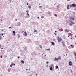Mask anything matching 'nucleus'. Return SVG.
I'll use <instances>...</instances> for the list:
<instances>
[{
  "mask_svg": "<svg viewBox=\"0 0 76 76\" xmlns=\"http://www.w3.org/2000/svg\"><path fill=\"white\" fill-rule=\"evenodd\" d=\"M70 18L72 20H74V19H75L73 17H70Z\"/></svg>",
  "mask_w": 76,
  "mask_h": 76,
  "instance_id": "obj_14",
  "label": "nucleus"
},
{
  "mask_svg": "<svg viewBox=\"0 0 76 76\" xmlns=\"http://www.w3.org/2000/svg\"><path fill=\"white\" fill-rule=\"evenodd\" d=\"M2 39V37H1L0 36V40H1V39Z\"/></svg>",
  "mask_w": 76,
  "mask_h": 76,
  "instance_id": "obj_24",
  "label": "nucleus"
},
{
  "mask_svg": "<svg viewBox=\"0 0 76 76\" xmlns=\"http://www.w3.org/2000/svg\"><path fill=\"white\" fill-rule=\"evenodd\" d=\"M72 24L71 23H70L69 25H72Z\"/></svg>",
  "mask_w": 76,
  "mask_h": 76,
  "instance_id": "obj_30",
  "label": "nucleus"
},
{
  "mask_svg": "<svg viewBox=\"0 0 76 76\" xmlns=\"http://www.w3.org/2000/svg\"><path fill=\"white\" fill-rule=\"evenodd\" d=\"M34 32H37V30H35L34 31Z\"/></svg>",
  "mask_w": 76,
  "mask_h": 76,
  "instance_id": "obj_23",
  "label": "nucleus"
},
{
  "mask_svg": "<svg viewBox=\"0 0 76 76\" xmlns=\"http://www.w3.org/2000/svg\"><path fill=\"white\" fill-rule=\"evenodd\" d=\"M57 32L56 31H55V32Z\"/></svg>",
  "mask_w": 76,
  "mask_h": 76,
  "instance_id": "obj_50",
  "label": "nucleus"
},
{
  "mask_svg": "<svg viewBox=\"0 0 76 76\" xmlns=\"http://www.w3.org/2000/svg\"><path fill=\"white\" fill-rule=\"evenodd\" d=\"M28 4H28V3H27V5H28Z\"/></svg>",
  "mask_w": 76,
  "mask_h": 76,
  "instance_id": "obj_36",
  "label": "nucleus"
},
{
  "mask_svg": "<svg viewBox=\"0 0 76 76\" xmlns=\"http://www.w3.org/2000/svg\"><path fill=\"white\" fill-rule=\"evenodd\" d=\"M23 32H24V31H22V33H23Z\"/></svg>",
  "mask_w": 76,
  "mask_h": 76,
  "instance_id": "obj_41",
  "label": "nucleus"
},
{
  "mask_svg": "<svg viewBox=\"0 0 76 76\" xmlns=\"http://www.w3.org/2000/svg\"><path fill=\"white\" fill-rule=\"evenodd\" d=\"M24 35L25 36V37H26V36H27V33H26V31L24 32Z\"/></svg>",
  "mask_w": 76,
  "mask_h": 76,
  "instance_id": "obj_5",
  "label": "nucleus"
},
{
  "mask_svg": "<svg viewBox=\"0 0 76 76\" xmlns=\"http://www.w3.org/2000/svg\"><path fill=\"white\" fill-rule=\"evenodd\" d=\"M58 58V60H61V57L59 56L58 57V58Z\"/></svg>",
  "mask_w": 76,
  "mask_h": 76,
  "instance_id": "obj_9",
  "label": "nucleus"
},
{
  "mask_svg": "<svg viewBox=\"0 0 76 76\" xmlns=\"http://www.w3.org/2000/svg\"><path fill=\"white\" fill-rule=\"evenodd\" d=\"M48 51H50V49H48Z\"/></svg>",
  "mask_w": 76,
  "mask_h": 76,
  "instance_id": "obj_31",
  "label": "nucleus"
},
{
  "mask_svg": "<svg viewBox=\"0 0 76 76\" xmlns=\"http://www.w3.org/2000/svg\"><path fill=\"white\" fill-rule=\"evenodd\" d=\"M75 44H76V43H75Z\"/></svg>",
  "mask_w": 76,
  "mask_h": 76,
  "instance_id": "obj_58",
  "label": "nucleus"
},
{
  "mask_svg": "<svg viewBox=\"0 0 76 76\" xmlns=\"http://www.w3.org/2000/svg\"><path fill=\"white\" fill-rule=\"evenodd\" d=\"M13 34H15L16 32L15 31H13Z\"/></svg>",
  "mask_w": 76,
  "mask_h": 76,
  "instance_id": "obj_25",
  "label": "nucleus"
},
{
  "mask_svg": "<svg viewBox=\"0 0 76 76\" xmlns=\"http://www.w3.org/2000/svg\"><path fill=\"white\" fill-rule=\"evenodd\" d=\"M15 20H16V21H17V19H16Z\"/></svg>",
  "mask_w": 76,
  "mask_h": 76,
  "instance_id": "obj_49",
  "label": "nucleus"
},
{
  "mask_svg": "<svg viewBox=\"0 0 76 76\" xmlns=\"http://www.w3.org/2000/svg\"><path fill=\"white\" fill-rule=\"evenodd\" d=\"M41 4H39V5H40Z\"/></svg>",
  "mask_w": 76,
  "mask_h": 76,
  "instance_id": "obj_57",
  "label": "nucleus"
},
{
  "mask_svg": "<svg viewBox=\"0 0 76 76\" xmlns=\"http://www.w3.org/2000/svg\"><path fill=\"white\" fill-rule=\"evenodd\" d=\"M55 60V61H57V60H58V58H55V60Z\"/></svg>",
  "mask_w": 76,
  "mask_h": 76,
  "instance_id": "obj_16",
  "label": "nucleus"
},
{
  "mask_svg": "<svg viewBox=\"0 0 76 76\" xmlns=\"http://www.w3.org/2000/svg\"><path fill=\"white\" fill-rule=\"evenodd\" d=\"M39 8H41L42 7V6H39Z\"/></svg>",
  "mask_w": 76,
  "mask_h": 76,
  "instance_id": "obj_29",
  "label": "nucleus"
},
{
  "mask_svg": "<svg viewBox=\"0 0 76 76\" xmlns=\"http://www.w3.org/2000/svg\"><path fill=\"white\" fill-rule=\"evenodd\" d=\"M67 0V1H69V0Z\"/></svg>",
  "mask_w": 76,
  "mask_h": 76,
  "instance_id": "obj_61",
  "label": "nucleus"
},
{
  "mask_svg": "<svg viewBox=\"0 0 76 76\" xmlns=\"http://www.w3.org/2000/svg\"><path fill=\"white\" fill-rule=\"evenodd\" d=\"M43 54H44V53H43Z\"/></svg>",
  "mask_w": 76,
  "mask_h": 76,
  "instance_id": "obj_64",
  "label": "nucleus"
},
{
  "mask_svg": "<svg viewBox=\"0 0 76 76\" xmlns=\"http://www.w3.org/2000/svg\"><path fill=\"white\" fill-rule=\"evenodd\" d=\"M31 35H32V34H30V35L31 36Z\"/></svg>",
  "mask_w": 76,
  "mask_h": 76,
  "instance_id": "obj_37",
  "label": "nucleus"
},
{
  "mask_svg": "<svg viewBox=\"0 0 76 76\" xmlns=\"http://www.w3.org/2000/svg\"><path fill=\"white\" fill-rule=\"evenodd\" d=\"M26 12H28V11H26Z\"/></svg>",
  "mask_w": 76,
  "mask_h": 76,
  "instance_id": "obj_54",
  "label": "nucleus"
},
{
  "mask_svg": "<svg viewBox=\"0 0 76 76\" xmlns=\"http://www.w3.org/2000/svg\"><path fill=\"white\" fill-rule=\"evenodd\" d=\"M58 66H56V68H55V69H57V68H58Z\"/></svg>",
  "mask_w": 76,
  "mask_h": 76,
  "instance_id": "obj_15",
  "label": "nucleus"
},
{
  "mask_svg": "<svg viewBox=\"0 0 76 76\" xmlns=\"http://www.w3.org/2000/svg\"><path fill=\"white\" fill-rule=\"evenodd\" d=\"M46 63H47V64H48V62H46Z\"/></svg>",
  "mask_w": 76,
  "mask_h": 76,
  "instance_id": "obj_46",
  "label": "nucleus"
},
{
  "mask_svg": "<svg viewBox=\"0 0 76 76\" xmlns=\"http://www.w3.org/2000/svg\"><path fill=\"white\" fill-rule=\"evenodd\" d=\"M37 75H38V74H36V76H37Z\"/></svg>",
  "mask_w": 76,
  "mask_h": 76,
  "instance_id": "obj_39",
  "label": "nucleus"
},
{
  "mask_svg": "<svg viewBox=\"0 0 76 76\" xmlns=\"http://www.w3.org/2000/svg\"><path fill=\"white\" fill-rule=\"evenodd\" d=\"M59 38L60 37L59 36H58L57 37V39L58 40V39H59Z\"/></svg>",
  "mask_w": 76,
  "mask_h": 76,
  "instance_id": "obj_20",
  "label": "nucleus"
},
{
  "mask_svg": "<svg viewBox=\"0 0 76 76\" xmlns=\"http://www.w3.org/2000/svg\"><path fill=\"white\" fill-rule=\"evenodd\" d=\"M1 45H0V48H1Z\"/></svg>",
  "mask_w": 76,
  "mask_h": 76,
  "instance_id": "obj_33",
  "label": "nucleus"
},
{
  "mask_svg": "<svg viewBox=\"0 0 76 76\" xmlns=\"http://www.w3.org/2000/svg\"><path fill=\"white\" fill-rule=\"evenodd\" d=\"M0 35H2V36H3V34H0Z\"/></svg>",
  "mask_w": 76,
  "mask_h": 76,
  "instance_id": "obj_28",
  "label": "nucleus"
},
{
  "mask_svg": "<svg viewBox=\"0 0 76 76\" xmlns=\"http://www.w3.org/2000/svg\"><path fill=\"white\" fill-rule=\"evenodd\" d=\"M48 66V65H47V67Z\"/></svg>",
  "mask_w": 76,
  "mask_h": 76,
  "instance_id": "obj_60",
  "label": "nucleus"
},
{
  "mask_svg": "<svg viewBox=\"0 0 76 76\" xmlns=\"http://www.w3.org/2000/svg\"><path fill=\"white\" fill-rule=\"evenodd\" d=\"M70 6L71 7H76V4H73L72 5H70Z\"/></svg>",
  "mask_w": 76,
  "mask_h": 76,
  "instance_id": "obj_1",
  "label": "nucleus"
},
{
  "mask_svg": "<svg viewBox=\"0 0 76 76\" xmlns=\"http://www.w3.org/2000/svg\"><path fill=\"white\" fill-rule=\"evenodd\" d=\"M65 32H68L69 31V30H68L67 29H66L65 30Z\"/></svg>",
  "mask_w": 76,
  "mask_h": 76,
  "instance_id": "obj_7",
  "label": "nucleus"
},
{
  "mask_svg": "<svg viewBox=\"0 0 76 76\" xmlns=\"http://www.w3.org/2000/svg\"><path fill=\"white\" fill-rule=\"evenodd\" d=\"M9 28H11V27H9Z\"/></svg>",
  "mask_w": 76,
  "mask_h": 76,
  "instance_id": "obj_40",
  "label": "nucleus"
},
{
  "mask_svg": "<svg viewBox=\"0 0 76 76\" xmlns=\"http://www.w3.org/2000/svg\"><path fill=\"white\" fill-rule=\"evenodd\" d=\"M37 18H38V19H39V17H37Z\"/></svg>",
  "mask_w": 76,
  "mask_h": 76,
  "instance_id": "obj_47",
  "label": "nucleus"
},
{
  "mask_svg": "<svg viewBox=\"0 0 76 76\" xmlns=\"http://www.w3.org/2000/svg\"><path fill=\"white\" fill-rule=\"evenodd\" d=\"M12 66H13V64H12L11 65H10V66L11 67H12Z\"/></svg>",
  "mask_w": 76,
  "mask_h": 76,
  "instance_id": "obj_22",
  "label": "nucleus"
},
{
  "mask_svg": "<svg viewBox=\"0 0 76 76\" xmlns=\"http://www.w3.org/2000/svg\"><path fill=\"white\" fill-rule=\"evenodd\" d=\"M1 58H2V56H1Z\"/></svg>",
  "mask_w": 76,
  "mask_h": 76,
  "instance_id": "obj_38",
  "label": "nucleus"
},
{
  "mask_svg": "<svg viewBox=\"0 0 76 76\" xmlns=\"http://www.w3.org/2000/svg\"><path fill=\"white\" fill-rule=\"evenodd\" d=\"M15 64H14V66H15Z\"/></svg>",
  "mask_w": 76,
  "mask_h": 76,
  "instance_id": "obj_51",
  "label": "nucleus"
},
{
  "mask_svg": "<svg viewBox=\"0 0 76 76\" xmlns=\"http://www.w3.org/2000/svg\"><path fill=\"white\" fill-rule=\"evenodd\" d=\"M69 37V35H68V37Z\"/></svg>",
  "mask_w": 76,
  "mask_h": 76,
  "instance_id": "obj_56",
  "label": "nucleus"
},
{
  "mask_svg": "<svg viewBox=\"0 0 76 76\" xmlns=\"http://www.w3.org/2000/svg\"><path fill=\"white\" fill-rule=\"evenodd\" d=\"M75 37L76 38V36H75Z\"/></svg>",
  "mask_w": 76,
  "mask_h": 76,
  "instance_id": "obj_62",
  "label": "nucleus"
},
{
  "mask_svg": "<svg viewBox=\"0 0 76 76\" xmlns=\"http://www.w3.org/2000/svg\"><path fill=\"white\" fill-rule=\"evenodd\" d=\"M70 46H71V47H74L73 45H70Z\"/></svg>",
  "mask_w": 76,
  "mask_h": 76,
  "instance_id": "obj_26",
  "label": "nucleus"
},
{
  "mask_svg": "<svg viewBox=\"0 0 76 76\" xmlns=\"http://www.w3.org/2000/svg\"><path fill=\"white\" fill-rule=\"evenodd\" d=\"M27 15L28 16H29V13H28V12H27Z\"/></svg>",
  "mask_w": 76,
  "mask_h": 76,
  "instance_id": "obj_21",
  "label": "nucleus"
},
{
  "mask_svg": "<svg viewBox=\"0 0 76 76\" xmlns=\"http://www.w3.org/2000/svg\"><path fill=\"white\" fill-rule=\"evenodd\" d=\"M54 67V66L53 65H51V67L50 68V70H53V68Z\"/></svg>",
  "mask_w": 76,
  "mask_h": 76,
  "instance_id": "obj_3",
  "label": "nucleus"
},
{
  "mask_svg": "<svg viewBox=\"0 0 76 76\" xmlns=\"http://www.w3.org/2000/svg\"><path fill=\"white\" fill-rule=\"evenodd\" d=\"M18 58H19V56H18Z\"/></svg>",
  "mask_w": 76,
  "mask_h": 76,
  "instance_id": "obj_35",
  "label": "nucleus"
},
{
  "mask_svg": "<svg viewBox=\"0 0 76 76\" xmlns=\"http://www.w3.org/2000/svg\"><path fill=\"white\" fill-rule=\"evenodd\" d=\"M1 21H2V19H1Z\"/></svg>",
  "mask_w": 76,
  "mask_h": 76,
  "instance_id": "obj_45",
  "label": "nucleus"
},
{
  "mask_svg": "<svg viewBox=\"0 0 76 76\" xmlns=\"http://www.w3.org/2000/svg\"><path fill=\"white\" fill-rule=\"evenodd\" d=\"M62 44H63V45L64 47H65V44L64 43V42L63 41H62Z\"/></svg>",
  "mask_w": 76,
  "mask_h": 76,
  "instance_id": "obj_4",
  "label": "nucleus"
},
{
  "mask_svg": "<svg viewBox=\"0 0 76 76\" xmlns=\"http://www.w3.org/2000/svg\"><path fill=\"white\" fill-rule=\"evenodd\" d=\"M1 31H3V29H2Z\"/></svg>",
  "mask_w": 76,
  "mask_h": 76,
  "instance_id": "obj_48",
  "label": "nucleus"
},
{
  "mask_svg": "<svg viewBox=\"0 0 76 76\" xmlns=\"http://www.w3.org/2000/svg\"><path fill=\"white\" fill-rule=\"evenodd\" d=\"M69 5H67V10H69Z\"/></svg>",
  "mask_w": 76,
  "mask_h": 76,
  "instance_id": "obj_8",
  "label": "nucleus"
},
{
  "mask_svg": "<svg viewBox=\"0 0 76 76\" xmlns=\"http://www.w3.org/2000/svg\"><path fill=\"white\" fill-rule=\"evenodd\" d=\"M72 48H73V47H72Z\"/></svg>",
  "mask_w": 76,
  "mask_h": 76,
  "instance_id": "obj_63",
  "label": "nucleus"
},
{
  "mask_svg": "<svg viewBox=\"0 0 76 76\" xmlns=\"http://www.w3.org/2000/svg\"><path fill=\"white\" fill-rule=\"evenodd\" d=\"M1 50H3V48H1Z\"/></svg>",
  "mask_w": 76,
  "mask_h": 76,
  "instance_id": "obj_55",
  "label": "nucleus"
},
{
  "mask_svg": "<svg viewBox=\"0 0 76 76\" xmlns=\"http://www.w3.org/2000/svg\"><path fill=\"white\" fill-rule=\"evenodd\" d=\"M71 35H73V34H72Z\"/></svg>",
  "mask_w": 76,
  "mask_h": 76,
  "instance_id": "obj_59",
  "label": "nucleus"
},
{
  "mask_svg": "<svg viewBox=\"0 0 76 76\" xmlns=\"http://www.w3.org/2000/svg\"><path fill=\"white\" fill-rule=\"evenodd\" d=\"M62 39H61V38H60L58 39V42H60L61 41H62Z\"/></svg>",
  "mask_w": 76,
  "mask_h": 76,
  "instance_id": "obj_2",
  "label": "nucleus"
},
{
  "mask_svg": "<svg viewBox=\"0 0 76 76\" xmlns=\"http://www.w3.org/2000/svg\"><path fill=\"white\" fill-rule=\"evenodd\" d=\"M28 70V69H26V70Z\"/></svg>",
  "mask_w": 76,
  "mask_h": 76,
  "instance_id": "obj_52",
  "label": "nucleus"
},
{
  "mask_svg": "<svg viewBox=\"0 0 76 76\" xmlns=\"http://www.w3.org/2000/svg\"><path fill=\"white\" fill-rule=\"evenodd\" d=\"M74 54L75 55V61H76V52H74Z\"/></svg>",
  "mask_w": 76,
  "mask_h": 76,
  "instance_id": "obj_6",
  "label": "nucleus"
},
{
  "mask_svg": "<svg viewBox=\"0 0 76 76\" xmlns=\"http://www.w3.org/2000/svg\"><path fill=\"white\" fill-rule=\"evenodd\" d=\"M52 45H54V42H51Z\"/></svg>",
  "mask_w": 76,
  "mask_h": 76,
  "instance_id": "obj_12",
  "label": "nucleus"
},
{
  "mask_svg": "<svg viewBox=\"0 0 76 76\" xmlns=\"http://www.w3.org/2000/svg\"><path fill=\"white\" fill-rule=\"evenodd\" d=\"M45 56H46V55H44V57H45Z\"/></svg>",
  "mask_w": 76,
  "mask_h": 76,
  "instance_id": "obj_43",
  "label": "nucleus"
},
{
  "mask_svg": "<svg viewBox=\"0 0 76 76\" xmlns=\"http://www.w3.org/2000/svg\"><path fill=\"white\" fill-rule=\"evenodd\" d=\"M13 35L14 36H15V34H14Z\"/></svg>",
  "mask_w": 76,
  "mask_h": 76,
  "instance_id": "obj_44",
  "label": "nucleus"
},
{
  "mask_svg": "<svg viewBox=\"0 0 76 76\" xmlns=\"http://www.w3.org/2000/svg\"><path fill=\"white\" fill-rule=\"evenodd\" d=\"M70 22L72 25H74V24H75V23L72 21H70Z\"/></svg>",
  "mask_w": 76,
  "mask_h": 76,
  "instance_id": "obj_10",
  "label": "nucleus"
},
{
  "mask_svg": "<svg viewBox=\"0 0 76 76\" xmlns=\"http://www.w3.org/2000/svg\"><path fill=\"white\" fill-rule=\"evenodd\" d=\"M8 72H10V70H8Z\"/></svg>",
  "mask_w": 76,
  "mask_h": 76,
  "instance_id": "obj_34",
  "label": "nucleus"
},
{
  "mask_svg": "<svg viewBox=\"0 0 76 76\" xmlns=\"http://www.w3.org/2000/svg\"><path fill=\"white\" fill-rule=\"evenodd\" d=\"M54 34L56 35H57V33H54Z\"/></svg>",
  "mask_w": 76,
  "mask_h": 76,
  "instance_id": "obj_27",
  "label": "nucleus"
},
{
  "mask_svg": "<svg viewBox=\"0 0 76 76\" xmlns=\"http://www.w3.org/2000/svg\"><path fill=\"white\" fill-rule=\"evenodd\" d=\"M8 42H7V43H8Z\"/></svg>",
  "mask_w": 76,
  "mask_h": 76,
  "instance_id": "obj_53",
  "label": "nucleus"
},
{
  "mask_svg": "<svg viewBox=\"0 0 76 76\" xmlns=\"http://www.w3.org/2000/svg\"><path fill=\"white\" fill-rule=\"evenodd\" d=\"M48 13L49 14H50V12H48Z\"/></svg>",
  "mask_w": 76,
  "mask_h": 76,
  "instance_id": "obj_32",
  "label": "nucleus"
},
{
  "mask_svg": "<svg viewBox=\"0 0 76 76\" xmlns=\"http://www.w3.org/2000/svg\"><path fill=\"white\" fill-rule=\"evenodd\" d=\"M57 7H58H58H59L58 6H57Z\"/></svg>",
  "mask_w": 76,
  "mask_h": 76,
  "instance_id": "obj_42",
  "label": "nucleus"
},
{
  "mask_svg": "<svg viewBox=\"0 0 76 76\" xmlns=\"http://www.w3.org/2000/svg\"><path fill=\"white\" fill-rule=\"evenodd\" d=\"M69 64L70 65V66H72V63L71 62H69Z\"/></svg>",
  "mask_w": 76,
  "mask_h": 76,
  "instance_id": "obj_11",
  "label": "nucleus"
},
{
  "mask_svg": "<svg viewBox=\"0 0 76 76\" xmlns=\"http://www.w3.org/2000/svg\"><path fill=\"white\" fill-rule=\"evenodd\" d=\"M31 5H29L28 6V8L29 9H31Z\"/></svg>",
  "mask_w": 76,
  "mask_h": 76,
  "instance_id": "obj_18",
  "label": "nucleus"
},
{
  "mask_svg": "<svg viewBox=\"0 0 76 76\" xmlns=\"http://www.w3.org/2000/svg\"><path fill=\"white\" fill-rule=\"evenodd\" d=\"M39 47L40 48H42V46L40 45Z\"/></svg>",
  "mask_w": 76,
  "mask_h": 76,
  "instance_id": "obj_19",
  "label": "nucleus"
},
{
  "mask_svg": "<svg viewBox=\"0 0 76 76\" xmlns=\"http://www.w3.org/2000/svg\"><path fill=\"white\" fill-rule=\"evenodd\" d=\"M18 38H20V35H19V34H18Z\"/></svg>",
  "mask_w": 76,
  "mask_h": 76,
  "instance_id": "obj_17",
  "label": "nucleus"
},
{
  "mask_svg": "<svg viewBox=\"0 0 76 76\" xmlns=\"http://www.w3.org/2000/svg\"><path fill=\"white\" fill-rule=\"evenodd\" d=\"M21 63H23V64H24V61H23V60H21Z\"/></svg>",
  "mask_w": 76,
  "mask_h": 76,
  "instance_id": "obj_13",
  "label": "nucleus"
}]
</instances>
